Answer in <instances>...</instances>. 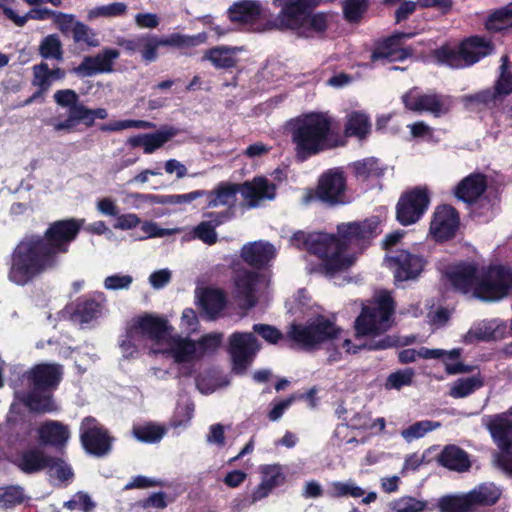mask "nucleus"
<instances>
[{
    "instance_id": "nucleus-1",
    "label": "nucleus",
    "mask_w": 512,
    "mask_h": 512,
    "mask_svg": "<svg viewBox=\"0 0 512 512\" xmlns=\"http://www.w3.org/2000/svg\"><path fill=\"white\" fill-rule=\"evenodd\" d=\"M83 224L82 219L67 218L50 223L42 234H25L7 261L8 280L24 287L43 274L58 269Z\"/></svg>"
},
{
    "instance_id": "nucleus-2",
    "label": "nucleus",
    "mask_w": 512,
    "mask_h": 512,
    "mask_svg": "<svg viewBox=\"0 0 512 512\" xmlns=\"http://www.w3.org/2000/svg\"><path fill=\"white\" fill-rule=\"evenodd\" d=\"M335 120L328 112L312 111L303 113L289 122L290 140L295 159L305 162L323 152L345 144L339 131L334 128Z\"/></svg>"
},
{
    "instance_id": "nucleus-3",
    "label": "nucleus",
    "mask_w": 512,
    "mask_h": 512,
    "mask_svg": "<svg viewBox=\"0 0 512 512\" xmlns=\"http://www.w3.org/2000/svg\"><path fill=\"white\" fill-rule=\"evenodd\" d=\"M394 312L395 301L388 292L381 293L371 304L362 307L354 322L356 336H373L363 344L364 348L379 351L398 346V337L381 336L390 328Z\"/></svg>"
},
{
    "instance_id": "nucleus-4",
    "label": "nucleus",
    "mask_w": 512,
    "mask_h": 512,
    "mask_svg": "<svg viewBox=\"0 0 512 512\" xmlns=\"http://www.w3.org/2000/svg\"><path fill=\"white\" fill-rule=\"evenodd\" d=\"M494 44L491 39L481 35H471L462 39L457 48L444 44L434 50L435 59L452 69L473 66L481 59L491 55Z\"/></svg>"
},
{
    "instance_id": "nucleus-5",
    "label": "nucleus",
    "mask_w": 512,
    "mask_h": 512,
    "mask_svg": "<svg viewBox=\"0 0 512 512\" xmlns=\"http://www.w3.org/2000/svg\"><path fill=\"white\" fill-rule=\"evenodd\" d=\"M340 331L334 322L318 315L306 324H290L285 339L303 350L311 351L324 342L336 339Z\"/></svg>"
},
{
    "instance_id": "nucleus-6",
    "label": "nucleus",
    "mask_w": 512,
    "mask_h": 512,
    "mask_svg": "<svg viewBox=\"0 0 512 512\" xmlns=\"http://www.w3.org/2000/svg\"><path fill=\"white\" fill-rule=\"evenodd\" d=\"M512 294V267L503 263H490L480 268V278L476 287V299L486 302H499Z\"/></svg>"
},
{
    "instance_id": "nucleus-7",
    "label": "nucleus",
    "mask_w": 512,
    "mask_h": 512,
    "mask_svg": "<svg viewBox=\"0 0 512 512\" xmlns=\"http://www.w3.org/2000/svg\"><path fill=\"white\" fill-rule=\"evenodd\" d=\"M309 253L319 257L320 269L328 276L348 270L355 263L353 255H344L337 235L312 233Z\"/></svg>"
},
{
    "instance_id": "nucleus-8",
    "label": "nucleus",
    "mask_w": 512,
    "mask_h": 512,
    "mask_svg": "<svg viewBox=\"0 0 512 512\" xmlns=\"http://www.w3.org/2000/svg\"><path fill=\"white\" fill-rule=\"evenodd\" d=\"M238 192V184L221 183L214 191L196 190L186 194L155 195L136 194V198H145L153 204L176 205L190 203L197 198L207 196V207L215 208L221 205L233 206Z\"/></svg>"
},
{
    "instance_id": "nucleus-9",
    "label": "nucleus",
    "mask_w": 512,
    "mask_h": 512,
    "mask_svg": "<svg viewBox=\"0 0 512 512\" xmlns=\"http://www.w3.org/2000/svg\"><path fill=\"white\" fill-rule=\"evenodd\" d=\"M430 194L426 187H415L404 192L396 205V219L403 226L418 222L428 210Z\"/></svg>"
},
{
    "instance_id": "nucleus-10",
    "label": "nucleus",
    "mask_w": 512,
    "mask_h": 512,
    "mask_svg": "<svg viewBox=\"0 0 512 512\" xmlns=\"http://www.w3.org/2000/svg\"><path fill=\"white\" fill-rule=\"evenodd\" d=\"M321 0H275L280 7V13L274 23H270L269 29L297 30L304 26V20L320 4Z\"/></svg>"
},
{
    "instance_id": "nucleus-11",
    "label": "nucleus",
    "mask_w": 512,
    "mask_h": 512,
    "mask_svg": "<svg viewBox=\"0 0 512 512\" xmlns=\"http://www.w3.org/2000/svg\"><path fill=\"white\" fill-rule=\"evenodd\" d=\"M480 268L474 260H463L449 265L444 272V276L455 292L476 299Z\"/></svg>"
},
{
    "instance_id": "nucleus-12",
    "label": "nucleus",
    "mask_w": 512,
    "mask_h": 512,
    "mask_svg": "<svg viewBox=\"0 0 512 512\" xmlns=\"http://www.w3.org/2000/svg\"><path fill=\"white\" fill-rule=\"evenodd\" d=\"M5 425L7 429V443L10 447L28 444L35 431V423L32 418L16 402H12L9 406Z\"/></svg>"
},
{
    "instance_id": "nucleus-13",
    "label": "nucleus",
    "mask_w": 512,
    "mask_h": 512,
    "mask_svg": "<svg viewBox=\"0 0 512 512\" xmlns=\"http://www.w3.org/2000/svg\"><path fill=\"white\" fill-rule=\"evenodd\" d=\"M114 438L92 417H85L80 425V442L86 453L103 457L110 453Z\"/></svg>"
},
{
    "instance_id": "nucleus-14",
    "label": "nucleus",
    "mask_w": 512,
    "mask_h": 512,
    "mask_svg": "<svg viewBox=\"0 0 512 512\" xmlns=\"http://www.w3.org/2000/svg\"><path fill=\"white\" fill-rule=\"evenodd\" d=\"M379 220L377 217L366 218L363 221L341 223L337 226V237L342 253L350 246H363L379 233Z\"/></svg>"
},
{
    "instance_id": "nucleus-15",
    "label": "nucleus",
    "mask_w": 512,
    "mask_h": 512,
    "mask_svg": "<svg viewBox=\"0 0 512 512\" xmlns=\"http://www.w3.org/2000/svg\"><path fill=\"white\" fill-rule=\"evenodd\" d=\"M415 36L413 32L396 31L374 43L371 61L387 60L389 62L404 61L413 55V48L403 46L404 41Z\"/></svg>"
},
{
    "instance_id": "nucleus-16",
    "label": "nucleus",
    "mask_w": 512,
    "mask_h": 512,
    "mask_svg": "<svg viewBox=\"0 0 512 512\" xmlns=\"http://www.w3.org/2000/svg\"><path fill=\"white\" fill-rule=\"evenodd\" d=\"M347 179L342 168H331L321 174L316 187L317 198L329 205L345 203Z\"/></svg>"
},
{
    "instance_id": "nucleus-17",
    "label": "nucleus",
    "mask_w": 512,
    "mask_h": 512,
    "mask_svg": "<svg viewBox=\"0 0 512 512\" xmlns=\"http://www.w3.org/2000/svg\"><path fill=\"white\" fill-rule=\"evenodd\" d=\"M108 112L105 108H89L85 106L80 100L68 108V116L64 121H54L53 119L47 122L48 125L53 126L57 132L66 131L72 132L75 127L82 123L86 127H92L96 119H106Z\"/></svg>"
},
{
    "instance_id": "nucleus-18",
    "label": "nucleus",
    "mask_w": 512,
    "mask_h": 512,
    "mask_svg": "<svg viewBox=\"0 0 512 512\" xmlns=\"http://www.w3.org/2000/svg\"><path fill=\"white\" fill-rule=\"evenodd\" d=\"M459 226V212L453 206L443 204L436 207L429 232L436 242H446L455 238Z\"/></svg>"
},
{
    "instance_id": "nucleus-19",
    "label": "nucleus",
    "mask_w": 512,
    "mask_h": 512,
    "mask_svg": "<svg viewBox=\"0 0 512 512\" xmlns=\"http://www.w3.org/2000/svg\"><path fill=\"white\" fill-rule=\"evenodd\" d=\"M388 263L393 270L395 281L404 282L417 279L423 272L427 260L407 250H397L388 257Z\"/></svg>"
},
{
    "instance_id": "nucleus-20",
    "label": "nucleus",
    "mask_w": 512,
    "mask_h": 512,
    "mask_svg": "<svg viewBox=\"0 0 512 512\" xmlns=\"http://www.w3.org/2000/svg\"><path fill=\"white\" fill-rule=\"evenodd\" d=\"M258 350V341L253 333H233L229 338V353L234 371L244 372Z\"/></svg>"
},
{
    "instance_id": "nucleus-21",
    "label": "nucleus",
    "mask_w": 512,
    "mask_h": 512,
    "mask_svg": "<svg viewBox=\"0 0 512 512\" xmlns=\"http://www.w3.org/2000/svg\"><path fill=\"white\" fill-rule=\"evenodd\" d=\"M54 456L47 454L41 446H31L16 452L10 462L26 475L46 470L55 462Z\"/></svg>"
},
{
    "instance_id": "nucleus-22",
    "label": "nucleus",
    "mask_w": 512,
    "mask_h": 512,
    "mask_svg": "<svg viewBox=\"0 0 512 512\" xmlns=\"http://www.w3.org/2000/svg\"><path fill=\"white\" fill-rule=\"evenodd\" d=\"M131 325L142 339H148L155 343L165 341L172 330V326L166 318L148 313L134 318Z\"/></svg>"
},
{
    "instance_id": "nucleus-23",
    "label": "nucleus",
    "mask_w": 512,
    "mask_h": 512,
    "mask_svg": "<svg viewBox=\"0 0 512 512\" xmlns=\"http://www.w3.org/2000/svg\"><path fill=\"white\" fill-rule=\"evenodd\" d=\"M119 56L120 53L117 49L104 48L95 56H85L82 62L73 68V72L81 78L101 73H110L113 71L114 61Z\"/></svg>"
},
{
    "instance_id": "nucleus-24",
    "label": "nucleus",
    "mask_w": 512,
    "mask_h": 512,
    "mask_svg": "<svg viewBox=\"0 0 512 512\" xmlns=\"http://www.w3.org/2000/svg\"><path fill=\"white\" fill-rule=\"evenodd\" d=\"M30 388L54 391L62 379L61 366L58 364L40 363L24 374Z\"/></svg>"
},
{
    "instance_id": "nucleus-25",
    "label": "nucleus",
    "mask_w": 512,
    "mask_h": 512,
    "mask_svg": "<svg viewBox=\"0 0 512 512\" xmlns=\"http://www.w3.org/2000/svg\"><path fill=\"white\" fill-rule=\"evenodd\" d=\"M52 392L31 388L26 392H17L15 402L25 407L32 414L53 413L58 410V406Z\"/></svg>"
},
{
    "instance_id": "nucleus-26",
    "label": "nucleus",
    "mask_w": 512,
    "mask_h": 512,
    "mask_svg": "<svg viewBox=\"0 0 512 512\" xmlns=\"http://www.w3.org/2000/svg\"><path fill=\"white\" fill-rule=\"evenodd\" d=\"M39 446L63 450L69 439L68 425L57 420H45L36 429Z\"/></svg>"
},
{
    "instance_id": "nucleus-27",
    "label": "nucleus",
    "mask_w": 512,
    "mask_h": 512,
    "mask_svg": "<svg viewBox=\"0 0 512 512\" xmlns=\"http://www.w3.org/2000/svg\"><path fill=\"white\" fill-rule=\"evenodd\" d=\"M488 187L487 176L474 172L464 177L454 188V196L469 206L476 204Z\"/></svg>"
},
{
    "instance_id": "nucleus-28",
    "label": "nucleus",
    "mask_w": 512,
    "mask_h": 512,
    "mask_svg": "<svg viewBox=\"0 0 512 512\" xmlns=\"http://www.w3.org/2000/svg\"><path fill=\"white\" fill-rule=\"evenodd\" d=\"M240 256L247 265L261 270L275 258L276 249L273 244L259 240L245 244L241 248Z\"/></svg>"
},
{
    "instance_id": "nucleus-29",
    "label": "nucleus",
    "mask_w": 512,
    "mask_h": 512,
    "mask_svg": "<svg viewBox=\"0 0 512 512\" xmlns=\"http://www.w3.org/2000/svg\"><path fill=\"white\" fill-rule=\"evenodd\" d=\"M483 424L498 448H512V420L507 413L485 416Z\"/></svg>"
},
{
    "instance_id": "nucleus-30",
    "label": "nucleus",
    "mask_w": 512,
    "mask_h": 512,
    "mask_svg": "<svg viewBox=\"0 0 512 512\" xmlns=\"http://www.w3.org/2000/svg\"><path fill=\"white\" fill-rule=\"evenodd\" d=\"M178 130L172 126H163L153 133L132 136L127 143L132 148L142 147L145 154H152L176 136Z\"/></svg>"
},
{
    "instance_id": "nucleus-31",
    "label": "nucleus",
    "mask_w": 512,
    "mask_h": 512,
    "mask_svg": "<svg viewBox=\"0 0 512 512\" xmlns=\"http://www.w3.org/2000/svg\"><path fill=\"white\" fill-rule=\"evenodd\" d=\"M238 192L247 201L249 207H256L262 199H273L276 186L264 177H256L252 182L238 184Z\"/></svg>"
},
{
    "instance_id": "nucleus-32",
    "label": "nucleus",
    "mask_w": 512,
    "mask_h": 512,
    "mask_svg": "<svg viewBox=\"0 0 512 512\" xmlns=\"http://www.w3.org/2000/svg\"><path fill=\"white\" fill-rule=\"evenodd\" d=\"M234 285L239 298L243 299L248 308L256 305V286L259 281V274L248 269H237L234 272Z\"/></svg>"
},
{
    "instance_id": "nucleus-33",
    "label": "nucleus",
    "mask_w": 512,
    "mask_h": 512,
    "mask_svg": "<svg viewBox=\"0 0 512 512\" xmlns=\"http://www.w3.org/2000/svg\"><path fill=\"white\" fill-rule=\"evenodd\" d=\"M262 12V5L259 1L241 0L233 3L227 13L231 22L253 25L261 19Z\"/></svg>"
},
{
    "instance_id": "nucleus-34",
    "label": "nucleus",
    "mask_w": 512,
    "mask_h": 512,
    "mask_svg": "<svg viewBox=\"0 0 512 512\" xmlns=\"http://www.w3.org/2000/svg\"><path fill=\"white\" fill-rule=\"evenodd\" d=\"M502 102L503 100L491 87L462 97L465 109L476 113L493 110Z\"/></svg>"
},
{
    "instance_id": "nucleus-35",
    "label": "nucleus",
    "mask_w": 512,
    "mask_h": 512,
    "mask_svg": "<svg viewBox=\"0 0 512 512\" xmlns=\"http://www.w3.org/2000/svg\"><path fill=\"white\" fill-rule=\"evenodd\" d=\"M437 462L442 467L456 472H465L471 467L468 453L453 444L446 445L442 449L437 456Z\"/></svg>"
},
{
    "instance_id": "nucleus-36",
    "label": "nucleus",
    "mask_w": 512,
    "mask_h": 512,
    "mask_svg": "<svg viewBox=\"0 0 512 512\" xmlns=\"http://www.w3.org/2000/svg\"><path fill=\"white\" fill-rule=\"evenodd\" d=\"M471 508L476 512L479 507H488L497 503L501 491L493 483H483L467 493Z\"/></svg>"
},
{
    "instance_id": "nucleus-37",
    "label": "nucleus",
    "mask_w": 512,
    "mask_h": 512,
    "mask_svg": "<svg viewBox=\"0 0 512 512\" xmlns=\"http://www.w3.org/2000/svg\"><path fill=\"white\" fill-rule=\"evenodd\" d=\"M453 107V98L450 95L439 93H423L420 112H429L434 117L448 114Z\"/></svg>"
},
{
    "instance_id": "nucleus-38",
    "label": "nucleus",
    "mask_w": 512,
    "mask_h": 512,
    "mask_svg": "<svg viewBox=\"0 0 512 512\" xmlns=\"http://www.w3.org/2000/svg\"><path fill=\"white\" fill-rule=\"evenodd\" d=\"M237 47L216 46L205 51L203 60H208L217 69H231L237 65Z\"/></svg>"
},
{
    "instance_id": "nucleus-39",
    "label": "nucleus",
    "mask_w": 512,
    "mask_h": 512,
    "mask_svg": "<svg viewBox=\"0 0 512 512\" xmlns=\"http://www.w3.org/2000/svg\"><path fill=\"white\" fill-rule=\"evenodd\" d=\"M371 132V122L369 117L362 112L353 111L348 117L344 128L347 137H357L365 139Z\"/></svg>"
},
{
    "instance_id": "nucleus-40",
    "label": "nucleus",
    "mask_w": 512,
    "mask_h": 512,
    "mask_svg": "<svg viewBox=\"0 0 512 512\" xmlns=\"http://www.w3.org/2000/svg\"><path fill=\"white\" fill-rule=\"evenodd\" d=\"M207 38L206 32H201L192 36L172 33L167 37H163V46L184 50L186 55H191V53H188L186 50L204 44L207 41Z\"/></svg>"
},
{
    "instance_id": "nucleus-41",
    "label": "nucleus",
    "mask_w": 512,
    "mask_h": 512,
    "mask_svg": "<svg viewBox=\"0 0 512 512\" xmlns=\"http://www.w3.org/2000/svg\"><path fill=\"white\" fill-rule=\"evenodd\" d=\"M171 354L178 364L198 360L196 341L188 337L175 339L171 346Z\"/></svg>"
},
{
    "instance_id": "nucleus-42",
    "label": "nucleus",
    "mask_w": 512,
    "mask_h": 512,
    "mask_svg": "<svg viewBox=\"0 0 512 512\" xmlns=\"http://www.w3.org/2000/svg\"><path fill=\"white\" fill-rule=\"evenodd\" d=\"M101 311L100 302L93 298L81 297L76 301L73 316L81 323H90L100 316Z\"/></svg>"
},
{
    "instance_id": "nucleus-43",
    "label": "nucleus",
    "mask_w": 512,
    "mask_h": 512,
    "mask_svg": "<svg viewBox=\"0 0 512 512\" xmlns=\"http://www.w3.org/2000/svg\"><path fill=\"white\" fill-rule=\"evenodd\" d=\"M352 169L355 177L363 181L369 178H379L384 175V168L381 167L379 160L374 157L353 162Z\"/></svg>"
},
{
    "instance_id": "nucleus-44",
    "label": "nucleus",
    "mask_w": 512,
    "mask_h": 512,
    "mask_svg": "<svg viewBox=\"0 0 512 512\" xmlns=\"http://www.w3.org/2000/svg\"><path fill=\"white\" fill-rule=\"evenodd\" d=\"M3 14L16 26L23 27L29 19L43 21L52 18L55 14V11L47 7L32 8L25 15L19 16L12 8L3 7Z\"/></svg>"
},
{
    "instance_id": "nucleus-45",
    "label": "nucleus",
    "mask_w": 512,
    "mask_h": 512,
    "mask_svg": "<svg viewBox=\"0 0 512 512\" xmlns=\"http://www.w3.org/2000/svg\"><path fill=\"white\" fill-rule=\"evenodd\" d=\"M485 27L493 32H501L512 27V2L492 12L486 20Z\"/></svg>"
},
{
    "instance_id": "nucleus-46",
    "label": "nucleus",
    "mask_w": 512,
    "mask_h": 512,
    "mask_svg": "<svg viewBox=\"0 0 512 512\" xmlns=\"http://www.w3.org/2000/svg\"><path fill=\"white\" fill-rule=\"evenodd\" d=\"M370 7V0H343V18L350 24H358L362 21Z\"/></svg>"
},
{
    "instance_id": "nucleus-47",
    "label": "nucleus",
    "mask_w": 512,
    "mask_h": 512,
    "mask_svg": "<svg viewBox=\"0 0 512 512\" xmlns=\"http://www.w3.org/2000/svg\"><path fill=\"white\" fill-rule=\"evenodd\" d=\"M38 52L46 60L63 61L64 58L63 46L57 34H50L44 37L39 44Z\"/></svg>"
},
{
    "instance_id": "nucleus-48",
    "label": "nucleus",
    "mask_w": 512,
    "mask_h": 512,
    "mask_svg": "<svg viewBox=\"0 0 512 512\" xmlns=\"http://www.w3.org/2000/svg\"><path fill=\"white\" fill-rule=\"evenodd\" d=\"M437 506L440 512H473L467 493L442 496Z\"/></svg>"
},
{
    "instance_id": "nucleus-49",
    "label": "nucleus",
    "mask_w": 512,
    "mask_h": 512,
    "mask_svg": "<svg viewBox=\"0 0 512 512\" xmlns=\"http://www.w3.org/2000/svg\"><path fill=\"white\" fill-rule=\"evenodd\" d=\"M200 305L209 314H218L226 304L224 293L219 289H206L200 297Z\"/></svg>"
},
{
    "instance_id": "nucleus-50",
    "label": "nucleus",
    "mask_w": 512,
    "mask_h": 512,
    "mask_svg": "<svg viewBox=\"0 0 512 512\" xmlns=\"http://www.w3.org/2000/svg\"><path fill=\"white\" fill-rule=\"evenodd\" d=\"M502 64L500 66V74L495 81L494 86L491 88L498 94V96L504 101L505 97L512 93V72L509 70V58L503 56L501 58Z\"/></svg>"
},
{
    "instance_id": "nucleus-51",
    "label": "nucleus",
    "mask_w": 512,
    "mask_h": 512,
    "mask_svg": "<svg viewBox=\"0 0 512 512\" xmlns=\"http://www.w3.org/2000/svg\"><path fill=\"white\" fill-rule=\"evenodd\" d=\"M134 437L144 443H157L165 435L166 430L163 426L147 423L145 425H139L133 427Z\"/></svg>"
},
{
    "instance_id": "nucleus-52",
    "label": "nucleus",
    "mask_w": 512,
    "mask_h": 512,
    "mask_svg": "<svg viewBox=\"0 0 512 512\" xmlns=\"http://www.w3.org/2000/svg\"><path fill=\"white\" fill-rule=\"evenodd\" d=\"M163 46V37L154 34H142L140 54L146 63H152L158 58V48Z\"/></svg>"
},
{
    "instance_id": "nucleus-53",
    "label": "nucleus",
    "mask_w": 512,
    "mask_h": 512,
    "mask_svg": "<svg viewBox=\"0 0 512 512\" xmlns=\"http://www.w3.org/2000/svg\"><path fill=\"white\" fill-rule=\"evenodd\" d=\"M483 386V380L479 376L459 378L454 382L450 390L453 398H464Z\"/></svg>"
},
{
    "instance_id": "nucleus-54",
    "label": "nucleus",
    "mask_w": 512,
    "mask_h": 512,
    "mask_svg": "<svg viewBox=\"0 0 512 512\" xmlns=\"http://www.w3.org/2000/svg\"><path fill=\"white\" fill-rule=\"evenodd\" d=\"M327 494L331 498H341L348 496L359 498L365 494V491L361 487L355 485L352 481H335L330 484Z\"/></svg>"
},
{
    "instance_id": "nucleus-55",
    "label": "nucleus",
    "mask_w": 512,
    "mask_h": 512,
    "mask_svg": "<svg viewBox=\"0 0 512 512\" xmlns=\"http://www.w3.org/2000/svg\"><path fill=\"white\" fill-rule=\"evenodd\" d=\"M154 127L155 124L150 121L127 119L103 123L99 126V129L102 132H117L129 128L152 129Z\"/></svg>"
},
{
    "instance_id": "nucleus-56",
    "label": "nucleus",
    "mask_w": 512,
    "mask_h": 512,
    "mask_svg": "<svg viewBox=\"0 0 512 512\" xmlns=\"http://www.w3.org/2000/svg\"><path fill=\"white\" fill-rule=\"evenodd\" d=\"M24 490L18 485H9L0 488V505L4 508H12L24 502Z\"/></svg>"
},
{
    "instance_id": "nucleus-57",
    "label": "nucleus",
    "mask_w": 512,
    "mask_h": 512,
    "mask_svg": "<svg viewBox=\"0 0 512 512\" xmlns=\"http://www.w3.org/2000/svg\"><path fill=\"white\" fill-rule=\"evenodd\" d=\"M222 343V335L219 333H209L203 335L196 341L198 360L206 354H212L217 351Z\"/></svg>"
},
{
    "instance_id": "nucleus-58",
    "label": "nucleus",
    "mask_w": 512,
    "mask_h": 512,
    "mask_svg": "<svg viewBox=\"0 0 512 512\" xmlns=\"http://www.w3.org/2000/svg\"><path fill=\"white\" fill-rule=\"evenodd\" d=\"M72 34L75 43H85L90 47H96L99 45L96 33L83 22L76 21L74 23Z\"/></svg>"
},
{
    "instance_id": "nucleus-59",
    "label": "nucleus",
    "mask_w": 512,
    "mask_h": 512,
    "mask_svg": "<svg viewBox=\"0 0 512 512\" xmlns=\"http://www.w3.org/2000/svg\"><path fill=\"white\" fill-rule=\"evenodd\" d=\"M140 340H142V338L140 337L138 332L134 330V327L130 324L126 329L124 339H122L120 342V348L125 358H132L135 357L136 354H138L137 342H139Z\"/></svg>"
},
{
    "instance_id": "nucleus-60",
    "label": "nucleus",
    "mask_w": 512,
    "mask_h": 512,
    "mask_svg": "<svg viewBox=\"0 0 512 512\" xmlns=\"http://www.w3.org/2000/svg\"><path fill=\"white\" fill-rule=\"evenodd\" d=\"M32 72V85L46 93L53 84L49 75L48 64L46 62H40L32 67Z\"/></svg>"
},
{
    "instance_id": "nucleus-61",
    "label": "nucleus",
    "mask_w": 512,
    "mask_h": 512,
    "mask_svg": "<svg viewBox=\"0 0 512 512\" xmlns=\"http://www.w3.org/2000/svg\"><path fill=\"white\" fill-rule=\"evenodd\" d=\"M439 425V423L429 420L418 421L404 429L401 434L404 439L411 441L423 437L427 432L432 431Z\"/></svg>"
},
{
    "instance_id": "nucleus-62",
    "label": "nucleus",
    "mask_w": 512,
    "mask_h": 512,
    "mask_svg": "<svg viewBox=\"0 0 512 512\" xmlns=\"http://www.w3.org/2000/svg\"><path fill=\"white\" fill-rule=\"evenodd\" d=\"M261 473V481L269 486L272 490L282 485L285 481V475L282 472L280 465H265L261 468Z\"/></svg>"
},
{
    "instance_id": "nucleus-63",
    "label": "nucleus",
    "mask_w": 512,
    "mask_h": 512,
    "mask_svg": "<svg viewBox=\"0 0 512 512\" xmlns=\"http://www.w3.org/2000/svg\"><path fill=\"white\" fill-rule=\"evenodd\" d=\"M193 237L210 246L218 241L216 227L209 220L202 221L194 227Z\"/></svg>"
},
{
    "instance_id": "nucleus-64",
    "label": "nucleus",
    "mask_w": 512,
    "mask_h": 512,
    "mask_svg": "<svg viewBox=\"0 0 512 512\" xmlns=\"http://www.w3.org/2000/svg\"><path fill=\"white\" fill-rule=\"evenodd\" d=\"M414 372L412 369L399 370L391 373L386 380L387 389L400 390L404 386L412 383Z\"/></svg>"
}]
</instances>
